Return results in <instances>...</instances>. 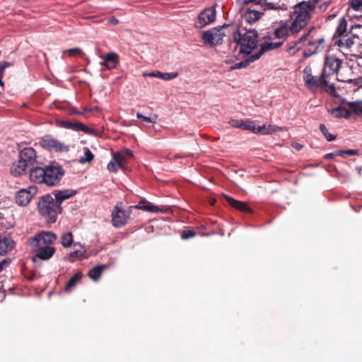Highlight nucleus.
I'll use <instances>...</instances> for the list:
<instances>
[{
	"mask_svg": "<svg viewBox=\"0 0 362 362\" xmlns=\"http://www.w3.org/2000/svg\"><path fill=\"white\" fill-rule=\"evenodd\" d=\"M37 193V187L29 186L18 190L16 194V202L21 206H26Z\"/></svg>",
	"mask_w": 362,
	"mask_h": 362,
	"instance_id": "11",
	"label": "nucleus"
},
{
	"mask_svg": "<svg viewBox=\"0 0 362 362\" xmlns=\"http://www.w3.org/2000/svg\"><path fill=\"white\" fill-rule=\"evenodd\" d=\"M105 267L98 265L90 269L88 272V276L93 281H98Z\"/></svg>",
	"mask_w": 362,
	"mask_h": 362,
	"instance_id": "33",
	"label": "nucleus"
},
{
	"mask_svg": "<svg viewBox=\"0 0 362 362\" xmlns=\"http://www.w3.org/2000/svg\"><path fill=\"white\" fill-rule=\"evenodd\" d=\"M69 259L71 261H74L73 259H71V258H78V259H85L87 258L86 252L85 250H76L72 252H71L69 255Z\"/></svg>",
	"mask_w": 362,
	"mask_h": 362,
	"instance_id": "41",
	"label": "nucleus"
},
{
	"mask_svg": "<svg viewBox=\"0 0 362 362\" xmlns=\"http://www.w3.org/2000/svg\"><path fill=\"white\" fill-rule=\"evenodd\" d=\"M346 21L344 18H340L338 25L336 29L335 35H337L340 37L344 36V34L346 31Z\"/></svg>",
	"mask_w": 362,
	"mask_h": 362,
	"instance_id": "36",
	"label": "nucleus"
},
{
	"mask_svg": "<svg viewBox=\"0 0 362 362\" xmlns=\"http://www.w3.org/2000/svg\"><path fill=\"white\" fill-rule=\"evenodd\" d=\"M229 25H223L220 28H214L204 32L202 35V39L205 44L209 45H218L222 42L223 37L226 36V33L232 35V30L229 28H232Z\"/></svg>",
	"mask_w": 362,
	"mask_h": 362,
	"instance_id": "7",
	"label": "nucleus"
},
{
	"mask_svg": "<svg viewBox=\"0 0 362 362\" xmlns=\"http://www.w3.org/2000/svg\"><path fill=\"white\" fill-rule=\"evenodd\" d=\"M348 66H342V61L333 55L326 56L325 58L324 68L322 71V76L327 79L329 76L336 74L337 80L343 82H351L352 78L344 76V72H350Z\"/></svg>",
	"mask_w": 362,
	"mask_h": 362,
	"instance_id": "3",
	"label": "nucleus"
},
{
	"mask_svg": "<svg viewBox=\"0 0 362 362\" xmlns=\"http://www.w3.org/2000/svg\"><path fill=\"white\" fill-rule=\"evenodd\" d=\"M38 211L48 223H54L58 214L62 213V206L57 203L52 195L42 196L38 202Z\"/></svg>",
	"mask_w": 362,
	"mask_h": 362,
	"instance_id": "5",
	"label": "nucleus"
},
{
	"mask_svg": "<svg viewBox=\"0 0 362 362\" xmlns=\"http://www.w3.org/2000/svg\"><path fill=\"white\" fill-rule=\"evenodd\" d=\"M57 239V235L52 232L41 231L37 233L29 240L30 245L33 247L47 246L53 243Z\"/></svg>",
	"mask_w": 362,
	"mask_h": 362,
	"instance_id": "9",
	"label": "nucleus"
},
{
	"mask_svg": "<svg viewBox=\"0 0 362 362\" xmlns=\"http://www.w3.org/2000/svg\"><path fill=\"white\" fill-rule=\"evenodd\" d=\"M274 1H275V2H276V3H277V4H280V0H274Z\"/></svg>",
	"mask_w": 362,
	"mask_h": 362,
	"instance_id": "56",
	"label": "nucleus"
},
{
	"mask_svg": "<svg viewBox=\"0 0 362 362\" xmlns=\"http://www.w3.org/2000/svg\"><path fill=\"white\" fill-rule=\"evenodd\" d=\"M83 150L84 155L83 156H81L78 160L79 163L82 164L90 162L94 158V155L88 148L86 147Z\"/></svg>",
	"mask_w": 362,
	"mask_h": 362,
	"instance_id": "38",
	"label": "nucleus"
},
{
	"mask_svg": "<svg viewBox=\"0 0 362 362\" xmlns=\"http://www.w3.org/2000/svg\"><path fill=\"white\" fill-rule=\"evenodd\" d=\"M8 66V64L6 62H1L0 63V86H4V82L1 78L4 76L5 69Z\"/></svg>",
	"mask_w": 362,
	"mask_h": 362,
	"instance_id": "46",
	"label": "nucleus"
},
{
	"mask_svg": "<svg viewBox=\"0 0 362 362\" xmlns=\"http://www.w3.org/2000/svg\"><path fill=\"white\" fill-rule=\"evenodd\" d=\"M38 249L35 252L36 256L42 260L49 259L55 252V248L52 246L37 247Z\"/></svg>",
	"mask_w": 362,
	"mask_h": 362,
	"instance_id": "22",
	"label": "nucleus"
},
{
	"mask_svg": "<svg viewBox=\"0 0 362 362\" xmlns=\"http://www.w3.org/2000/svg\"><path fill=\"white\" fill-rule=\"evenodd\" d=\"M216 18V11L213 8H208L204 9L198 16L196 22V27L202 28L209 24L213 23Z\"/></svg>",
	"mask_w": 362,
	"mask_h": 362,
	"instance_id": "14",
	"label": "nucleus"
},
{
	"mask_svg": "<svg viewBox=\"0 0 362 362\" xmlns=\"http://www.w3.org/2000/svg\"><path fill=\"white\" fill-rule=\"evenodd\" d=\"M301 43H303V42H300V39L298 41L291 43V45L288 47V53L290 54H294L296 52L301 49V47L299 45Z\"/></svg>",
	"mask_w": 362,
	"mask_h": 362,
	"instance_id": "40",
	"label": "nucleus"
},
{
	"mask_svg": "<svg viewBox=\"0 0 362 362\" xmlns=\"http://www.w3.org/2000/svg\"><path fill=\"white\" fill-rule=\"evenodd\" d=\"M61 243L64 247H69L73 243V235L71 232H66L62 235Z\"/></svg>",
	"mask_w": 362,
	"mask_h": 362,
	"instance_id": "37",
	"label": "nucleus"
},
{
	"mask_svg": "<svg viewBox=\"0 0 362 362\" xmlns=\"http://www.w3.org/2000/svg\"><path fill=\"white\" fill-rule=\"evenodd\" d=\"M76 114L81 115V114H82V112H76Z\"/></svg>",
	"mask_w": 362,
	"mask_h": 362,
	"instance_id": "58",
	"label": "nucleus"
},
{
	"mask_svg": "<svg viewBox=\"0 0 362 362\" xmlns=\"http://www.w3.org/2000/svg\"><path fill=\"white\" fill-rule=\"evenodd\" d=\"M293 146H294L296 149H298V150H300V149L301 148V146H300V144H296L293 145Z\"/></svg>",
	"mask_w": 362,
	"mask_h": 362,
	"instance_id": "55",
	"label": "nucleus"
},
{
	"mask_svg": "<svg viewBox=\"0 0 362 362\" xmlns=\"http://www.w3.org/2000/svg\"><path fill=\"white\" fill-rule=\"evenodd\" d=\"M61 125L66 128V129H71L72 128L73 122H67V121H63L61 122Z\"/></svg>",
	"mask_w": 362,
	"mask_h": 362,
	"instance_id": "52",
	"label": "nucleus"
},
{
	"mask_svg": "<svg viewBox=\"0 0 362 362\" xmlns=\"http://www.w3.org/2000/svg\"><path fill=\"white\" fill-rule=\"evenodd\" d=\"M315 8V3L313 1H302L294 6L291 15L292 21L290 23L292 33L299 32L308 24Z\"/></svg>",
	"mask_w": 362,
	"mask_h": 362,
	"instance_id": "2",
	"label": "nucleus"
},
{
	"mask_svg": "<svg viewBox=\"0 0 362 362\" xmlns=\"http://www.w3.org/2000/svg\"><path fill=\"white\" fill-rule=\"evenodd\" d=\"M290 33H293L290 30V24H284L275 30V35L280 40H282Z\"/></svg>",
	"mask_w": 362,
	"mask_h": 362,
	"instance_id": "31",
	"label": "nucleus"
},
{
	"mask_svg": "<svg viewBox=\"0 0 362 362\" xmlns=\"http://www.w3.org/2000/svg\"><path fill=\"white\" fill-rule=\"evenodd\" d=\"M103 62L101 65L105 66L107 69H112L116 68L118 64V55L115 52H110L101 57Z\"/></svg>",
	"mask_w": 362,
	"mask_h": 362,
	"instance_id": "19",
	"label": "nucleus"
},
{
	"mask_svg": "<svg viewBox=\"0 0 362 362\" xmlns=\"http://www.w3.org/2000/svg\"><path fill=\"white\" fill-rule=\"evenodd\" d=\"M76 194V191L71 189H66L63 190L54 191L53 194L54 196V201L61 206L62 203Z\"/></svg>",
	"mask_w": 362,
	"mask_h": 362,
	"instance_id": "18",
	"label": "nucleus"
},
{
	"mask_svg": "<svg viewBox=\"0 0 362 362\" xmlns=\"http://www.w3.org/2000/svg\"><path fill=\"white\" fill-rule=\"evenodd\" d=\"M281 128L274 125H267L263 124L262 126L256 127L255 134H259L262 135L270 134L273 132H276L280 130Z\"/></svg>",
	"mask_w": 362,
	"mask_h": 362,
	"instance_id": "27",
	"label": "nucleus"
},
{
	"mask_svg": "<svg viewBox=\"0 0 362 362\" xmlns=\"http://www.w3.org/2000/svg\"><path fill=\"white\" fill-rule=\"evenodd\" d=\"M330 113L334 117H349L351 115L349 108L343 106L332 109Z\"/></svg>",
	"mask_w": 362,
	"mask_h": 362,
	"instance_id": "30",
	"label": "nucleus"
},
{
	"mask_svg": "<svg viewBox=\"0 0 362 362\" xmlns=\"http://www.w3.org/2000/svg\"><path fill=\"white\" fill-rule=\"evenodd\" d=\"M67 52L71 57L79 55L82 53L79 48H71L68 49Z\"/></svg>",
	"mask_w": 362,
	"mask_h": 362,
	"instance_id": "49",
	"label": "nucleus"
},
{
	"mask_svg": "<svg viewBox=\"0 0 362 362\" xmlns=\"http://www.w3.org/2000/svg\"><path fill=\"white\" fill-rule=\"evenodd\" d=\"M337 45L343 50L351 52L354 51L355 47L359 43L358 37L356 35L342 36L337 41Z\"/></svg>",
	"mask_w": 362,
	"mask_h": 362,
	"instance_id": "15",
	"label": "nucleus"
},
{
	"mask_svg": "<svg viewBox=\"0 0 362 362\" xmlns=\"http://www.w3.org/2000/svg\"><path fill=\"white\" fill-rule=\"evenodd\" d=\"M11 260L9 259H5L0 262V272L9 264Z\"/></svg>",
	"mask_w": 362,
	"mask_h": 362,
	"instance_id": "51",
	"label": "nucleus"
},
{
	"mask_svg": "<svg viewBox=\"0 0 362 362\" xmlns=\"http://www.w3.org/2000/svg\"><path fill=\"white\" fill-rule=\"evenodd\" d=\"M136 208L144 210V211H149V212H153V213H160H160H168V212L171 211V209L169 207L160 208L159 206L153 205L150 202H147V203L141 202L139 204L138 206H136Z\"/></svg>",
	"mask_w": 362,
	"mask_h": 362,
	"instance_id": "20",
	"label": "nucleus"
},
{
	"mask_svg": "<svg viewBox=\"0 0 362 362\" xmlns=\"http://www.w3.org/2000/svg\"><path fill=\"white\" fill-rule=\"evenodd\" d=\"M71 129L76 132H83L87 134H95V130L78 122H73Z\"/></svg>",
	"mask_w": 362,
	"mask_h": 362,
	"instance_id": "32",
	"label": "nucleus"
},
{
	"mask_svg": "<svg viewBox=\"0 0 362 362\" xmlns=\"http://www.w3.org/2000/svg\"><path fill=\"white\" fill-rule=\"evenodd\" d=\"M350 5L354 10L357 11L362 6V0H351Z\"/></svg>",
	"mask_w": 362,
	"mask_h": 362,
	"instance_id": "47",
	"label": "nucleus"
},
{
	"mask_svg": "<svg viewBox=\"0 0 362 362\" xmlns=\"http://www.w3.org/2000/svg\"><path fill=\"white\" fill-rule=\"evenodd\" d=\"M283 43L282 40H278L276 42H266L262 47L255 54L249 56L245 60L236 63L231 66L233 69H238L246 67L249 64L256 61L264 54L265 51L272 50L279 47Z\"/></svg>",
	"mask_w": 362,
	"mask_h": 362,
	"instance_id": "8",
	"label": "nucleus"
},
{
	"mask_svg": "<svg viewBox=\"0 0 362 362\" xmlns=\"http://www.w3.org/2000/svg\"><path fill=\"white\" fill-rule=\"evenodd\" d=\"M229 29L232 30V43L239 47V52L247 55L251 54L257 47V32L255 30H241L236 26Z\"/></svg>",
	"mask_w": 362,
	"mask_h": 362,
	"instance_id": "1",
	"label": "nucleus"
},
{
	"mask_svg": "<svg viewBox=\"0 0 362 362\" xmlns=\"http://www.w3.org/2000/svg\"><path fill=\"white\" fill-rule=\"evenodd\" d=\"M336 154L339 156H343V155H349L353 156L356 154V151L355 150H347V151H338L336 152Z\"/></svg>",
	"mask_w": 362,
	"mask_h": 362,
	"instance_id": "48",
	"label": "nucleus"
},
{
	"mask_svg": "<svg viewBox=\"0 0 362 362\" xmlns=\"http://www.w3.org/2000/svg\"><path fill=\"white\" fill-rule=\"evenodd\" d=\"M63 171L57 166H46L45 168L44 184L49 186L57 185L63 176Z\"/></svg>",
	"mask_w": 362,
	"mask_h": 362,
	"instance_id": "12",
	"label": "nucleus"
},
{
	"mask_svg": "<svg viewBox=\"0 0 362 362\" xmlns=\"http://www.w3.org/2000/svg\"><path fill=\"white\" fill-rule=\"evenodd\" d=\"M255 128H256V125H255V122L250 121L248 119L244 120L242 129L248 130V131L252 132V133H255Z\"/></svg>",
	"mask_w": 362,
	"mask_h": 362,
	"instance_id": "42",
	"label": "nucleus"
},
{
	"mask_svg": "<svg viewBox=\"0 0 362 362\" xmlns=\"http://www.w3.org/2000/svg\"><path fill=\"white\" fill-rule=\"evenodd\" d=\"M107 168L110 172H116L119 169L124 168L119 163L118 160L115 158V156L113 155L112 159L107 164Z\"/></svg>",
	"mask_w": 362,
	"mask_h": 362,
	"instance_id": "39",
	"label": "nucleus"
},
{
	"mask_svg": "<svg viewBox=\"0 0 362 362\" xmlns=\"http://www.w3.org/2000/svg\"><path fill=\"white\" fill-rule=\"evenodd\" d=\"M300 42H303L304 47L303 54L308 57L323 49L325 39L313 27L300 38Z\"/></svg>",
	"mask_w": 362,
	"mask_h": 362,
	"instance_id": "4",
	"label": "nucleus"
},
{
	"mask_svg": "<svg viewBox=\"0 0 362 362\" xmlns=\"http://www.w3.org/2000/svg\"><path fill=\"white\" fill-rule=\"evenodd\" d=\"M320 129L321 132L324 134V136L326 137L327 141H331L335 139V136L334 135L330 134L328 132L325 124H320Z\"/></svg>",
	"mask_w": 362,
	"mask_h": 362,
	"instance_id": "43",
	"label": "nucleus"
},
{
	"mask_svg": "<svg viewBox=\"0 0 362 362\" xmlns=\"http://www.w3.org/2000/svg\"><path fill=\"white\" fill-rule=\"evenodd\" d=\"M337 154H336V152L335 153H328L325 156V158H332L334 156H337Z\"/></svg>",
	"mask_w": 362,
	"mask_h": 362,
	"instance_id": "54",
	"label": "nucleus"
},
{
	"mask_svg": "<svg viewBox=\"0 0 362 362\" xmlns=\"http://www.w3.org/2000/svg\"><path fill=\"white\" fill-rule=\"evenodd\" d=\"M224 197H225L226 199L228 201V202L232 206H233L242 211H250V208L245 202H242L235 200V199H233L231 197L228 196V195H225Z\"/></svg>",
	"mask_w": 362,
	"mask_h": 362,
	"instance_id": "28",
	"label": "nucleus"
},
{
	"mask_svg": "<svg viewBox=\"0 0 362 362\" xmlns=\"http://www.w3.org/2000/svg\"><path fill=\"white\" fill-rule=\"evenodd\" d=\"M313 2V3H316L318 0H312Z\"/></svg>",
	"mask_w": 362,
	"mask_h": 362,
	"instance_id": "57",
	"label": "nucleus"
},
{
	"mask_svg": "<svg viewBox=\"0 0 362 362\" xmlns=\"http://www.w3.org/2000/svg\"><path fill=\"white\" fill-rule=\"evenodd\" d=\"M14 247V241L11 238H4L0 241V254L5 255Z\"/></svg>",
	"mask_w": 362,
	"mask_h": 362,
	"instance_id": "29",
	"label": "nucleus"
},
{
	"mask_svg": "<svg viewBox=\"0 0 362 362\" xmlns=\"http://www.w3.org/2000/svg\"><path fill=\"white\" fill-rule=\"evenodd\" d=\"M195 235V232L193 230H188V231H184L182 233V239H188L190 238H192Z\"/></svg>",
	"mask_w": 362,
	"mask_h": 362,
	"instance_id": "50",
	"label": "nucleus"
},
{
	"mask_svg": "<svg viewBox=\"0 0 362 362\" xmlns=\"http://www.w3.org/2000/svg\"><path fill=\"white\" fill-rule=\"evenodd\" d=\"M128 215L125 211L116 206L112 212V223L116 228H120L125 225Z\"/></svg>",
	"mask_w": 362,
	"mask_h": 362,
	"instance_id": "17",
	"label": "nucleus"
},
{
	"mask_svg": "<svg viewBox=\"0 0 362 362\" xmlns=\"http://www.w3.org/2000/svg\"><path fill=\"white\" fill-rule=\"evenodd\" d=\"M40 143L44 148L51 151H67L69 150L67 146L50 136H45Z\"/></svg>",
	"mask_w": 362,
	"mask_h": 362,
	"instance_id": "13",
	"label": "nucleus"
},
{
	"mask_svg": "<svg viewBox=\"0 0 362 362\" xmlns=\"http://www.w3.org/2000/svg\"><path fill=\"white\" fill-rule=\"evenodd\" d=\"M136 117L139 119H143L145 122H151V123H156V119H157L156 116H155L154 117H148L144 116L140 112H137Z\"/></svg>",
	"mask_w": 362,
	"mask_h": 362,
	"instance_id": "45",
	"label": "nucleus"
},
{
	"mask_svg": "<svg viewBox=\"0 0 362 362\" xmlns=\"http://www.w3.org/2000/svg\"><path fill=\"white\" fill-rule=\"evenodd\" d=\"M243 122V119H231L229 121V124L233 127L240 128L242 129Z\"/></svg>",
	"mask_w": 362,
	"mask_h": 362,
	"instance_id": "44",
	"label": "nucleus"
},
{
	"mask_svg": "<svg viewBox=\"0 0 362 362\" xmlns=\"http://www.w3.org/2000/svg\"><path fill=\"white\" fill-rule=\"evenodd\" d=\"M236 2L242 8L249 6H259L263 11L277 10L281 8V6L274 0H236Z\"/></svg>",
	"mask_w": 362,
	"mask_h": 362,
	"instance_id": "10",
	"label": "nucleus"
},
{
	"mask_svg": "<svg viewBox=\"0 0 362 362\" xmlns=\"http://www.w3.org/2000/svg\"><path fill=\"white\" fill-rule=\"evenodd\" d=\"M113 155L115 156V158L118 160L123 168H124L127 160L134 156L133 152L128 148H124L119 152L114 153Z\"/></svg>",
	"mask_w": 362,
	"mask_h": 362,
	"instance_id": "26",
	"label": "nucleus"
},
{
	"mask_svg": "<svg viewBox=\"0 0 362 362\" xmlns=\"http://www.w3.org/2000/svg\"><path fill=\"white\" fill-rule=\"evenodd\" d=\"M27 168V166L18 158L12 164L10 171L13 176L18 177L24 175Z\"/></svg>",
	"mask_w": 362,
	"mask_h": 362,
	"instance_id": "25",
	"label": "nucleus"
},
{
	"mask_svg": "<svg viewBox=\"0 0 362 362\" xmlns=\"http://www.w3.org/2000/svg\"><path fill=\"white\" fill-rule=\"evenodd\" d=\"M109 23L111 24L117 25L119 23V21L116 18L112 17L109 19Z\"/></svg>",
	"mask_w": 362,
	"mask_h": 362,
	"instance_id": "53",
	"label": "nucleus"
},
{
	"mask_svg": "<svg viewBox=\"0 0 362 362\" xmlns=\"http://www.w3.org/2000/svg\"><path fill=\"white\" fill-rule=\"evenodd\" d=\"M45 168L35 167L30 170V180L33 182L42 184L45 181Z\"/></svg>",
	"mask_w": 362,
	"mask_h": 362,
	"instance_id": "23",
	"label": "nucleus"
},
{
	"mask_svg": "<svg viewBox=\"0 0 362 362\" xmlns=\"http://www.w3.org/2000/svg\"><path fill=\"white\" fill-rule=\"evenodd\" d=\"M18 158L27 166L30 168L35 165L36 162L35 151L30 147L24 148L19 153Z\"/></svg>",
	"mask_w": 362,
	"mask_h": 362,
	"instance_id": "16",
	"label": "nucleus"
},
{
	"mask_svg": "<svg viewBox=\"0 0 362 362\" xmlns=\"http://www.w3.org/2000/svg\"><path fill=\"white\" fill-rule=\"evenodd\" d=\"M350 112H353L356 115L362 114V101H355L347 103Z\"/></svg>",
	"mask_w": 362,
	"mask_h": 362,
	"instance_id": "35",
	"label": "nucleus"
},
{
	"mask_svg": "<svg viewBox=\"0 0 362 362\" xmlns=\"http://www.w3.org/2000/svg\"><path fill=\"white\" fill-rule=\"evenodd\" d=\"M144 77H156L160 78L163 81H169L175 78L178 76L177 72L173 73H163L160 71H155L152 72H144L143 74Z\"/></svg>",
	"mask_w": 362,
	"mask_h": 362,
	"instance_id": "24",
	"label": "nucleus"
},
{
	"mask_svg": "<svg viewBox=\"0 0 362 362\" xmlns=\"http://www.w3.org/2000/svg\"><path fill=\"white\" fill-rule=\"evenodd\" d=\"M262 15L263 11L262 10L252 9L248 8L245 11L243 18L247 23L252 24L257 21Z\"/></svg>",
	"mask_w": 362,
	"mask_h": 362,
	"instance_id": "21",
	"label": "nucleus"
},
{
	"mask_svg": "<svg viewBox=\"0 0 362 362\" xmlns=\"http://www.w3.org/2000/svg\"><path fill=\"white\" fill-rule=\"evenodd\" d=\"M303 81L305 85L311 90L316 91L319 88H323L326 91L332 93L334 87L333 84H329L325 78L322 76H314L310 66H307L303 70Z\"/></svg>",
	"mask_w": 362,
	"mask_h": 362,
	"instance_id": "6",
	"label": "nucleus"
},
{
	"mask_svg": "<svg viewBox=\"0 0 362 362\" xmlns=\"http://www.w3.org/2000/svg\"><path fill=\"white\" fill-rule=\"evenodd\" d=\"M81 276L82 274L81 272H77L74 276H72L65 286V291H70L81 279Z\"/></svg>",
	"mask_w": 362,
	"mask_h": 362,
	"instance_id": "34",
	"label": "nucleus"
}]
</instances>
